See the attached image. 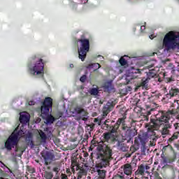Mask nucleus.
<instances>
[{"label": "nucleus", "mask_w": 179, "mask_h": 179, "mask_svg": "<svg viewBox=\"0 0 179 179\" xmlns=\"http://www.w3.org/2000/svg\"><path fill=\"white\" fill-rule=\"evenodd\" d=\"M96 173L99 179H105L107 171L101 169L103 167H107L110 162L113 160V148L108 145L102 143L96 147Z\"/></svg>", "instance_id": "1"}, {"label": "nucleus", "mask_w": 179, "mask_h": 179, "mask_svg": "<svg viewBox=\"0 0 179 179\" xmlns=\"http://www.w3.org/2000/svg\"><path fill=\"white\" fill-rule=\"evenodd\" d=\"M120 127V134L127 142H129L134 139V136H135V130L132 129L131 126L127 124V122L125 121V117L119 118L115 125L109 126L108 131H110L112 134H117L119 128Z\"/></svg>", "instance_id": "2"}, {"label": "nucleus", "mask_w": 179, "mask_h": 179, "mask_svg": "<svg viewBox=\"0 0 179 179\" xmlns=\"http://www.w3.org/2000/svg\"><path fill=\"white\" fill-rule=\"evenodd\" d=\"M52 108V99L51 97H46L41 108V116L43 120H46L47 124H53L55 117L50 115V110Z\"/></svg>", "instance_id": "3"}, {"label": "nucleus", "mask_w": 179, "mask_h": 179, "mask_svg": "<svg viewBox=\"0 0 179 179\" xmlns=\"http://www.w3.org/2000/svg\"><path fill=\"white\" fill-rule=\"evenodd\" d=\"M177 45H179L178 39L176 32L171 31L168 32L163 39V47L166 50H176Z\"/></svg>", "instance_id": "4"}, {"label": "nucleus", "mask_w": 179, "mask_h": 179, "mask_svg": "<svg viewBox=\"0 0 179 179\" xmlns=\"http://www.w3.org/2000/svg\"><path fill=\"white\" fill-rule=\"evenodd\" d=\"M77 43H80V48L78 49V58L81 61L86 59V55L90 50V41L87 38H85V36H82L81 38L77 40Z\"/></svg>", "instance_id": "5"}, {"label": "nucleus", "mask_w": 179, "mask_h": 179, "mask_svg": "<svg viewBox=\"0 0 179 179\" xmlns=\"http://www.w3.org/2000/svg\"><path fill=\"white\" fill-rule=\"evenodd\" d=\"M20 135V131H14L8 137V138L5 142V148L7 150H12V148L15 146V152H18L19 147H17V143H19V136Z\"/></svg>", "instance_id": "6"}, {"label": "nucleus", "mask_w": 179, "mask_h": 179, "mask_svg": "<svg viewBox=\"0 0 179 179\" xmlns=\"http://www.w3.org/2000/svg\"><path fill=\"white\" fill-rule=\"evenodd\" d=\"M33 61H36L34 66L29 68V72L31 75L34 76L37 75H44V62H43L42 59H37V56L32 57Z\"/></svg>", "instance_id": "7"}, {"label": "nucleus", "mask_w": 179, "mask_h": 179, "mask_svg": "<svg viewBox=\"0 0 179 179\" xmlns=\"http://www.w3.org/2000/svg\"><path fill=\"white\" fill-rule=\"evenodd\" d=\"M45 162V166H50L52 160L55 159V156L50 151H42L41 153Z\"/></svg>", "instance_id": "8"}, {"label": "nucleus", "mask_w": 179, "mask_h": 179, "mask_svg": "<svg viewBox=\"0 0 179 179\" xmlns=\"http://www.w3.org/2000/svg\"><path fill=\"white\" fill-rule=\"evenodd\" d=\"M103 135L105 142H108V143H115L118 141L115 136L110 132L104 133Z\"/></svg>", "instance_id": "9"}, {"label": "nucleus", "mask_w": 179, "mask_h": 179, "mask_svg": "<svg viewBox=\"0 0 179 179\" xmlns=\"http://www.w3.org/2000/svg\"><path fill=\"white\" fill-rule=\"evenodd\" d=\"M154 65H150L148 66V71H146V76H147V79H148L149 80H150V79H153L155 78H157V72L156 71V70L155 69H150V68H153Z\"/></svg>", "instance_id": "10"}, {"label": "nucleus", "mask_w": 179, "mask_h": 179, "mask_svg": "<svg viewBox=\"0 0 179 179\" xmlns=\"http://www.w3.org/2000/svg\"><path fill=\"white\" fill-rule=\"evenodd\" d=\"M113 108H114V106L110 102H108L103 108V117H107V115L111 113L113 110Z\"/></svg>", "instance_id": "11"}, {"label": "nucleus", "mask_w": 179, "mask_h": 179, "mask_svg": "<svg viewBox=\"0 0 179 179\" xmlns=\"http://www.w3.org/2000/svg\"><path fill=\"white\" fill-rule=\"evenodd\" d=\"M77 114H79V120H82V121H87V115L89 113L85 109H82L80 108H77L76 109Z\"/></svg>", "instance_id": "12"}, {"label": "nucleus", "mask_w": 179, "mask_h": 179, "mask_svg": "<svg viewBox=\"0 0 179 179\" xmlns=\"http://www.w3.org/2000/svg\"><path fill=\"white\" fill-rule=\"evenodd\" d=\"M134 143H137L138 146L141 145L143 148H145L146 146V136L138 134V137L135 138Z\"/></svg>", "instance_id": "13"}, {"label": "nucleus", "mask_w": 179, "mask_h": 179, "mask_svg": "<svg viewBox=\"0 0 179 179\" xmlns=\"http://www.w3.org/2000/svg\"><path fill=\"white\" fill-rule=\"evenodd\" d=\"M179 94V89L173 87H171L169 92L166 94V99H171V97H176V96H178Z\"/></svg>", "instance_id": "14"}, {"label": "nucleus", "mask_w": 179, "mask_h": 179, "mask_svg": "<svg viewBox=\"0 0 179 179\" xmlns=\"http://www.w3.org/2000/svg\"><path fill=\"white\" fill-rule=\"evenodd\" d=\"M172 127H173V124H171L169 122L165 123V124L162 129V135L163 138H164L165 135H169L170 134L169 129H171Z\"/></svg>", "instance_id": "15"}, {"label": "nucleus", "mask_w": 179, "mask_h": 179, "mask_svg": "<svg viewBox=\"0 0 179 179\" xmlns=\"http://www.w3.org/2000/svg\"><path fill=\"white\" fill-rule=\"evenodd\" d=\"M30 121V116L27 113H22L20 115V122L21 124H27Z\"/></svg>", "instance_id": "16"}, {"label": "nucleus", "mask_w": 179, "mask_h": 179, "mask_svg": "<svg viewBox=\"0 0 179 179\" xmlns=\"http://www.w3.org/2000/svg\"><path fill=\"white\" fill-rule=\"evenodd\" d=\"M123 170L126 176H131L132 174V166L130 164L123 165Z\"/></svg>", "instance_id": "17"}, {"label": "nucleus", "mask_w": 179, "mask_h": 179, "mask_svg": "<svg viewBox=\"0 0 179 179\" xmlns=\"http://www.w3.org/2000/svg\"><path fill=\"white\" fill-rule=\"evenodd\" d=\"M117 147L118 148V149H120L122 152H128V146L126 145L125 143L120 141H117Z\"/></svg>", "instance_id": "18"}, {"label": "nucleus", "mask_w": 179, "mask_h": 179, "mask_svg": "<svg viewBox=\"0 0 179 179\" xmlns=\"http://www.w3.org/2000/svg\"><path fill=\"white\" fill-rule=\"evenodd\" d=\"M135 176H145V165L141 164L138 166L137 171L135 172Z\"/></svg>", "instance_id": "19"}, {"label": "nucleus", "mask_w": 179, "mask_h": 179, "mask_svg": "<svg viewBox=\"0 0 179 179\" xmlns=\"http://www.w3.org/2000/svg\"><path fill=\"white\" fill-rule=\"evenodd\" d=\"M179 131H174L171 137L168 139V143H173L176 139H178Z\"/></svg>", "instance_id": "20"}, {"label": "nucleus", "mask_w": 179, "mask_h": 179, "mask_svg": "<svg viewBox=\"0 0 179 179\" xmlns=\"http://www.w3.org/2000/svg\"><path fill=\"white\" fill-rule=\"evenodd\" d=\"M43 177L45 179H52L54 178V173L50 171H45L43 174Z\"/></svg>", "instance_id": "21"}, {"label": "nucleus", "mask_w": 179, "mask_h": 179, "mask_svg": "<svg viewBox=\"0 0 179 179\" xmlns=\"http://www.w3.org/2000/svg\"><path fill=\"white\" fill-rule=\"evenodd\" d=\"M155 110L156 109L153 108H150V110H148L145 112L146 115H143V121H149V115L152 114V111H155Z\"/></svg>", "instance_id": "22"}, {"label": "nucleus", "mask_w": 179, "mask_h": 179, "mask_svg": "<svg viewBox=\"0 0 179 179\" xmlns=\"http://www.w3.org/2000/svg\"><path fill=\"white\" fill-rule=\"evenodd\" d=\"M103 89H106V90H113V83L111 81H108L104 83L103 85Z\"/></svg>", "instance_id": "23"}, {"label": "nucleus", "mask_w": 179, "mask_h": 179, "mask_svg": "<svg viewBox=\"0 0 179 179\" xmlns=\"http://www.w3.org/2000/svg\"><path fill=\"white\" fill-rule=\"evenodd\" d=\"M88 93L91 94V96H97V94H99V88H90L88 90Z\"/></svg>", "instance_id": "24"}, {"label": "nucleus", "mask_w": 179, "mask_h": 179, "mask_svg": "<svg viewBox=\"0 0 179 179\" xmlns=\"http://www.w3.org/2000/svg\"><path fill=\"white\" fill-rule=\"evenodd\" d=\"M148 83H149V80L146 78H143L140 83V86H141V87H148Z\"/></svg>", "instance_id": "25"}, {"label": "nucleus", "mask_w": 179, "mask_h": 179, "mask_svg": "<svg viewBox=\"0 0 179 179\" xmlns=\"http://www.w3.org/2000/svg\"><path fill=\"white\" fill-rule=\"evenodd\" d=\"M176 155L175 154H173V157H166L165 159H164V163H173L175 160H176Z\"/></svg>", "instance_id": "26"}, {"label": "nucleus", "mask_w": 179, "mask_h": 179, "mask_svg": "<svg viewBox=\"0 0 179 179\" xmlns=\"http://www.w3.org/2000/svg\"><path fill=\"white\" fill-rule=\"evenodd\" d=\"M87 173V171H86V169H85V168H83V166H81L80 168V171H79V174L77 178H82V176L85 175Z\"/></svg>", "instance_id": "27"}, {"label": "nucleus", "mask_w": 179, "mask_h": 179, "mask_svg": "<svg viewBox=\"0 0 179 179\" xmlns=\"http://www.w3.org/2000/svg\"><path fill=\"white\" fill-rule=\"evenodd\" d=\"M139 150V145L138 143H134V145L130 147V152H131V153H135V152H136V150Z\"/></svg>", "instance_id": "28"}, {"label": "nucleus", "mask_w": 179, "mask_h": 179, "mask_svg": "<svg viewBox=\"0 0 179 179\" xmlns=\"http://www.w3.org/2000/svg\"><path fill=\"white\" fill-rule=\"evenodd\" d=\"M39 135L41 137V141L42 142H45V141H47V135H45V133H44V131L41 130L39 132Z\"/></svg>", "instance_id": "29"}, {"label": "nucleus", "mask_w": 179, "mask_h": 179, "mask_svg": "<svg viewBox=\"0 0 179 179\" xmlns=\"http://www.w3.org/2000/svg\"><path fill=\"white\" fill-rule=\"evenodd\" d=\"M113 179H128V177L125 176L124 173L116 174Z\"/></svg>", "instance_id": "30"}, {"label": "nucleus", "mask_w": 179, "mask_h": 179, "mask_svg": "<svg viewBox=\"0 0 179 179\" xmlns=\"http://www.w3.org/2000/svg\"><path fill=\"white\" fill-rule=\"evenodd\" d=\"M119 63L120 64V65L122 66H125V65H127V64H128V62L127 60H125V59L124 57H122L119 59Z\"/></svg>", "instance_id": "31"}, {"label": "nucleus", "mask_w": 179, "mask_h": 179, "mask_svg": "<svg viewBox=\"0 0 179 179\" xmlns=\"http://www.w3.org/2000/svg\"><path fill=\"white\" fill-rule=\"evenodd\" d=\"M90 68H92L93 66L94 68H98V69H100L101 68V65L99 63H94V64H91L89 65Z\"/></svg>", "instance_id": "32"}, {"label": "nucleus", "mask_w": 179, "mask_h": 179, "mask_svg": "<svg viewBox=\"0 0 179 179\" xmlns=\"http://www.w3.org/2000/svg\"><path fill=\"white\" fill-rule=\"evenodd\" d=\"M78 164H78V162L72 161V162H71V166H72L71 170H72L73 173H75V166H78Z\"/></svg>", "instance_id": "33"}, {"label": "nucleus", "mask_w": 179, "mask_h": 179, "mask_svg": "<svg viewBox=\"0 0 179 179\" xmlns=\"http://www.w3.org/2000/svg\"><path fill=\"white\" fill-rule=\"evenodd\" d=\"M165 80H166V82H167V83H171V82H174V80H176L174 79V77L173 76L166 78Z\"/></svg>", "instance_id": "34"}, {"label": "nucleus", "mask_w": 179, "mask_h": 179, "mask_svg": "<svg viewBox=\"0 0 179 179\" xmlns=\"http://www.w3.org/2000/svg\"><path fill=\"white\" fill-rule=\"evenodd\" d=\"M27 171L30 173V174H33L34 173H36V169L34 167H27Z\"/></svg>", "instance_id": "35"}, {"label": "nucleus", "mask_w": 179, "mask_h": 179, "mask_svg": "<svg viewBox=\"0 0 179 179\" xmlns=\"http://www.w3.org/2000/svg\"><path fill=\"white\" fill-rule=\"evenodd\" d=\"M153 176H154V179H163L162 178V177H160L159 172H154Z\"/></svg>", "instance_id": "36"}, {"label": "nucleus", "mask_w": 179, "mask_h": 179, "mask_svg": "<svg viewBox=\"0 0 179 179\" xmlns=\"http://www.w3.org/2000/svg\"><path fill=\"white\" fill-rule=\"evenodd\" d=\"M86 79H87V77L86 76V75H83V76L80 77V80L83 83H85V82H86Z\"/></svg>", "instance_id": "37"}, {"label": "nucleus", "mask_w": 179, "mask_h": 179, "mask_svg": "<svg viewBox=\"0 0 179 179\" xmlns=\"http://www.w3.org/2000/svg\"><path fill=\"white\" fill-rule=\"evenodd\" d=\"M52 171H54L55 173H59V168H58V167H54V168L52 169Z\"/></svg>", "instance_id": "38"}, {"label": "nucleus", "mask_w": 179, "mask_h": 179, "mask_svg": "<svg viewBox=\"0 0 179 179\" xmlns=\"http://www.w3.org/2000/svg\"><path fill=\"white\" fill-rule=\"evenodd\" d=\"M29 106H34L36 102L34 101H29L28 103Z\"/></svg>", "instance_id": "39"}, {"label": "nucleus", "mask_w": 179, "mask_h": 179, "mask_svg": "<svg viewBox=\"0 0 179 179\" xmlns=\"http://www.w3.org/2000/svg\"><path fill=\"white\" fill-rule=\"evenodd\" d=\"M168 149H170L169 145L164 146L162 149L163 152H166Z\"/></svg>", "instance_id": "40"}, {"label": "nucleus", "mask_w": 179, "mask_h": 179, "mask_svg": "<svg viewBox=\"0 0 179 179\" xmlns=\"http://www.w3.org/2000/svg\"><path fill=\"white\" fill-rule=\"evenodd\" d=\"M80 166L78 164V165H76L75 166V170H76V171H78L79 170V171H80Z\"/></svg>", "instance_id": "41"}, {"label": "nucleus", "mask_w": 179, "mask_h": 179, "mask_svg": "<svg viewBox=\"0 0 179 179\" xmlns=\"http://www.w3.org/2000/svg\"><path fill=\"white\" fill-rule=\"evenodd\" d=\"M107 122H108V120H106L104 122V125H105L106 129L110 127V125L108 124H107Z\"/></svg>", "instance_id": "42"}, {"label": "nucleus", "mask_w": 179, "mask_h": 179, "mask_svg": "<svg viewBox=\"0 0 179 179\" xmlns=\"http://www.w3.org/2000/svg\"><path fill=\"white\" fill-rule=\"evenodd\" d=\"M146 29V27L145 25H143L141 27V33H143V30Z\"/></svg>", "instance_id": "43"}, {"label": "nucleus", "mask_w": 179, "mask_h": 179, "mask_svg": "<svg viewBox=\"0 0 179 179\" xmlns=\"http://www.w3.org/2000/svg\"><path fill=\"white\" fill-rule=\"evenodd\" d=\"M94 122H98V125H100V124H101V122L99 120V119H97V118H95L94 120Z\"/></svg>", "instance_id": "44"}, {"label": "nucleus", "mask_w": 179, "mask_h": 179, "mask_svg": "<svg viewBox=\"0 0 179 179\" xmlns=\"http://www.w3.org/2000/svg\"><path fill=\"white\" fill-rule=\"evenodd\" d=\"M150 166H148V165H145V170H150Z\"/></svg>", "instance_id": "45"}, {"label": "nucleus", "mask_w": 179, "mask_h": 179, "mask_svg": "<svg viewBox=\"0 0 179 179\" xmlns=\"http://www.w3.org/2000/svg\"><path fill=\"white\" fill-rule=\"evenodd\" d=\"M149 37L151 40H153V38H155V34L150 35Z\"/></svg>", "instance_id": "46"}, {"label": "nucleus", "mask_w": 179, "mask_h": 179, "mask_svg": "<svg viewBox=\"0 0 179 179\" xmlns=\"http://www.w3.org/2000/svg\"><path fill=\"white\" fill-rule=\"evenodd\" d=\"M90 127L91 129H93L94 128V124H91L90 125Z\"/></svg>", "instance_id": "47"}, {"label": "nucleus", "mask_w": 179, "mask_h": 179, "mask_svg": "<svg viewBox=\"0 0 179 179\" xmlns=\"http://www.w3.org/2000/svg\"><path fill=\"white\" fill-rule=\"evenodd\" d=\"M89 156V153L86 152L84 154V157H87Z\"/></svg>", "instance_id": "48"}, {"label": "nucleus", "mask_w": 179, "mask_h": 179, "mask_svg": "<svg viewBox=\"0 0 179 179\" xmlns=\"http://www.w3.org/2000/svg\"><path fill=\"white\" fill-rule=\"evenodd\" d=\"M66 173L67 174H69V173H71V171L69 169H66Z\"/></svg>", "instance_id": "49"}, {"label": "nucleus", "mask_w": 179, "mask_h": 179, "mask_svg": "<svg viewBox=\"0 0 179 179\" xmlns=\"http://www.w3.org/2000/svg\"><path fill=\"white\" fill-rule=\"evenodd\" d=\"M69 66H70V68H73V64H71L69 65Z\"/></svg>", "instance_id": "50"}, {"label": "nucleus", "mask_w": 179, "mask_h": 179, "mask_svg": "<svg viewBox=\"0 0 179 179\" xmlns=\"http://www.w3.org/2000/svg\"><path fill=\"white\" fill-rule=\"evenodd\" d=\"M138 73H141V69H137Z\"/></svg>", "instance_id": "51"}, {"label": "nucleus", "mask_w": 179, "mask_h": 179, "mask_svg": "<svg viewBox=\"0 0 179 179\" xmlns=\"http://www.w3.org/2000/svg\"><path fill=\"white\" fill-rule=\"evenodd\" d=\"M178 174H179V171H178ZM178 179H179V175H178Z\"/></svg>", "instance_id": "52"}, {"label": "nucleus", "mask_w": 179, "mask_h": 179, "mask_svg": "<svg viewBox=\"0 0 179 179\" xmlns=\"http://www.w3.org/2000/svg\"><path fill=\"white\" fill-rule=\"evenodd\" d=\"M98 57H101V55H99Z\"/></svg>", "instance_id": "53"}]
</instances>
